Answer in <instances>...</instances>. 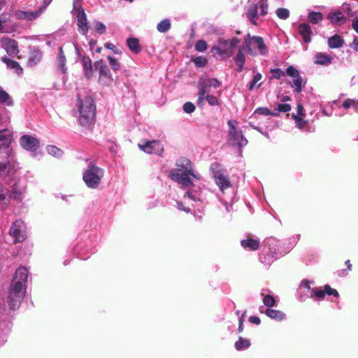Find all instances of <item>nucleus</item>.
<instances>
[{"label":"nucleus","mask_w":358,"mask_h":358,"mask_svg":"<svg viewBox=\"0 0 358 358\" xmlns=\"http://www.w3.org/2000/svg\"><path fill=\"white\" fill-rule=\"evenodd\" d=\"M28 275L29 271L24 266H20L15 271L6 301L10 310H14L20 306L26 293Z\"/></svg>","instance_id":"f257e3e1"},{"label":"nucleus","mask_w":358,"mask_h":358,"mask_svg":"<svg viewBox=\"0 0 358 358\" xmlns=\"http://www.w3.org/2000/svg\"><path fill=\"white\" fill-rule=\"evenodd\" d=\"M12 141V135L6 133L5 130L0 131V176H13L20 169L18 163L11 155L9 145Z\"/></svg>","instance_id":"f03ea898"},{"label":"nucleus","mask_w":358,"mask_h":358,"mask_svg":"<svg viewBox=\"0 0 358 358\" xmlns=\"http://www.w3.org/2000/svg\"><path fill=\"white\" fill-rule=\"evenodd\" d=\"M176 165L177 169L170 171L169 177L180 184L182 187H194L191 178L200 180V176L194 173L191 161L186 157L179 158Z\"/></svg>","instance_id":"7ed1b4c3"},{"label":"nucleus","mask_w":358,"mask_h":358,"mask_svg":"<svg viewBox=\"0 0 358 358\" xmlns=\"http://www.w3.org/2000/svg\"><path fill=\"white\" fill-rule=\"evenodd\" d=\"M77 106L80 124L83 127H89L93 124L96 116V106L93 99L90 96L83 99L78 96Z\"/></svg>","instance_id":"20e7f679"},{"label":"nucleus","mask_w":358,"mask_h":358,"mask_svg":"<svg viewBox=\"0 0 358 358\" xmlns=\"http://www.w3.org/2000/svg\"><path fill=\"white\" fill-rule=\"evenodd\" d=\"M241 40L237 37H234L230 40H226L220 38L217 44L211 48L212 52H216L222 59L227 60L231 57L234 49L238 46Z\"/></svg>","instance_id":"39448f33"},{"label":"nucleus","mask_w":358,"mask_h":358,"mask_svg":"<svg viewBox=\"0 0 358 358\" xmlns=\"http://www.w3.org/2000/svg\"><path fill=\"white\" fill-rule=\"evenodd\" d=\"M103 176V169L90 162L83 173V179L89 188L96 189L99 187Z\"/></svg>","instance_id":"423d86ee"},{"label":"nucleus","mask_w":358,"mask_h":358,"mask_svg":"<svg viewBox=\"0 0 358 358\" xmlns=\"http://www.w3.org/2000/svg\"><path fill=\"white\" fill-rule=\"evenodd\" d=\"M83 0H73L72 15L76 16L78 31L83 36H87L89 31L87 15L82 6Z\"/></svg>","instance_id":"0eeeda50"},{"label":"nucleus","mask_w":358,"mask_h":358,"mask_svg":"<svg viewBox=\"0 0 358 358\" xmlns=\"http://www.w3.org/2000/svg\"><path fill=\"white\" fill-rule=\"evenodd\" d=\"M236 120H229L227 124L229 127L228 133V141L232 145H236L240 148L248 144V140L243 136L241 131L236 129Z\"/></svg>","instance_id":"6e6552de"},{"label":"nucleus","mask_w":358,"mask_h":358,"mask_svg":"<svg viewBox=\"0 0 358 358\" xmlns=\"http://www.w3.org/2000/svg\"><path fill=\"white\" fill-rule=\"evenodd\" d=\"M94 67L99 71V83L103 86H110L113 82V78L108 66L103 60L96 61Z\"/></svg>","instance_id":"1a4fd4ad"},{"label":"nucleus","mask_w":358,"mask_h":358,"mask_svg":"<svg viewBox=\"0 0 358 358\" xmlns=\"http://www.w3.org/2000/svg\"><path fill=\"white\" fill-rule=\"evenodd\" d=\"M245 47L250 55H253V50L257 46L260 55H265L267 52L266 46L264 42V39L257 36H251L248 34L244 39Z\"/></svg>","instance_id":"9d476101"},{"label":"nucleus","mask_w":358,"mask_h":358,"mask_svg":"<svg viewBox=\"0 0 358 358\" xmlns=\"http://www.w3.org/2000/svg\"><path fill=\"white\" fill-rule=\"evenodd\" d=\"M199 92H198V101L197 105L199 106H202L203 101L206 100L210 106H218L219 101L217 98L214 96L209 94L210 92V87L207 86V85H203L201 83H199L198 85Z\"/></svg>","instance_id":"9b49d317"},{"label":"nucleus","mask_w":358,"mask_h":358,"mask_svg":"<svg viewBox=\"0 0 358 358\" xmlns=\"http://www.w3.org/2000/svg\"><path fill=\"white\" fill-rule=\"evenodd\" d=\"M210 169L213 175L216 184L219 186L222 191L230 187L231 183L229 180V178L221 171L220 164H212L210 165Z\"/></svg>","instance_id":"f8f14e48"},{"label":"nucleus","mask_w":358,"mask_h":358,"mask_svg":"<svg viewBox=\"0 0 358 358\" xmlns=\"http://www.w3.org/2000/svg\"><path fill=\"white\" fill-rule=\"evenodd\" d=\"M286 73L293 78L291 87L294 92L297 94L301 93L306 85V80H303L299 71L293 66H289L286 69Z\"/></svg>","instance_id":"ddd939ff"},{"label":"nucleus","mask_w":358,"mask_h":358,"mask_svg":"<svg viewBox=\"0 0 358 358\" xmlns=\"http://www.w3.org/2000/svg\"><path fill=\"white\" fill-rule=\"evenodd\" d=\"M10 235L15 243H21L26 238L25 225L22 220H17L10 227Z\"/></svg>","instance_id":"4468645a"},{"label":"nucleus","mask_w":358,"mask_h":358,"mask_svg":"<svg viewBox=\"0 0 358 358\" xmlns=\"http://www.w3.org/2000/svg\"><path fill=\"white\" fill-rule=\"evenodd\" d=\"M1 46L6 50L9 56H16L20 52L17 42L7 36H3L0 39Z\"/></svg>","instance_id":"2eb2a0df"},{"label":"nucleus","mask_w":358,"mask_h":358,"mask_svg":"<svg viewBox=\"0 0 358 358\" xmlns=\"http://www.w3.org/2000/svg\"><path fill=\"white\" fill-rule=\"evenodd\" d=\"M138 147L148 154L161 155L164 152V147L159 141H148L145 144H138Z\"/></svg>","instance_id":"dca6fc26"},{"label":"nucleus","mask_w":358,"mask_h":358,"mask_svg":"<svg viewBox=\"0 0 358 358\" xmlns=\"http://www.w3.org/2000/svg\"><path fill=\"white\" fill-rule=\"evenodd\" d=\"M22 148L27 151L35 152L39 148V141L31 135H23L20 139Z\"/></svg>","instance_id":"f3484780"},{"label":"nucleus","mask_w":358,"mask_h":358,"mask_svg":"<svg viewBox=\"0 0 358 358\" xmlns=\"http://www.w3.org/2000/svg\"><path fill=\"white\" fill-rule=\"evenodd\" d=\"M246 47L240 45L238 48L237 53L234 57V61L237 66L236 71L241 72L244 69L245 63V50Z\"/></svg>","instance_id":"a211bd4d"},{"label":"nucleus","mask_w":358,"mask_h":358,"mask_svg":"<svg viewBox=\"0 0 358 358\" xmlns=\"http://www.w3.org/2000/svg\"><path fill=\"white\" fill-rule=\"evenodd\" d=\"M1 61L6 65L7 69L13 70L17 76L23 74V69L17 62L6 55L1 58Z\"/></svg>","instance_id":"6ab92c4d"},{"label":"nucleus","mask_w":358,"mask_h":358,"mask_svg":"<svg viewBox=\"0 0 358 358\" xmlns=\"http://www.w3.org/2000/svg\"><path fill=\"white\" fill-rule=\"evenodd\" d=\"M80 60L85 77L90 79L94 74L92 59L88 56H80Z\"/></svg>","instance_id":"aec40b11"},{"label":"nucleus","mask_w":358,"mask_h":358,"mask_svg":"<svg viewBox=\"0 0 358 358\" xmlns=\"http://www.w3.org/2000/svg\"><path fill=\"white\" fill-rule=\"evenodd\" d=\"M298 31L306 43H308L311 41L312 30L308 24H300L298 27Z\"/></svg>","instance_id":"412c9836"},{"label":"nucleus","mask_w":358,"mask_h":358,"mask_svg":"<svg viewBox=\"0 0 358 358\" xmlns=\"http://www.w3.org/2000/svg\"><path fill=\"white\" fill-rule=\"evenodd\" d=\"M328 19L332 24L341 25L346 22V18L340 10L329 13L327 15Z\"/></svg>","instance_id":"4be33fe9"},{"label":"nucleus","mask_w":358,"mask_h":358,"mask_svg":"<svg viewBox=\"0 0 358 358\" xmlns=\"http://www.w3.org/2000/svg\"><path fill=\"white\" fill-rule=\"evenodd\" d=\"M332 57L327 53L317 52L315 55V63L319 65H329L332 62Z\"/></svg>","instance_id":"5701e85b"},{"label":"nucleus","mask_w":358,"mask_h":358,"mask_svg":"<svg viewBox=\"0 0 358 358\" xmlns=\"http://www.w3.org/2000/svg\"><path fill=\"white\" fill-rule=\"evenodd\" d=\"M327 43L331 49L339 48L344 45L345 41L340 35L334 34L328 38Z\"/></svg>","instance_id":"b1692460"},{"label":"nucleus","mask_w":358,"mask_h":358,"mask_svg":"<svg viewBox=\"0 0 358 358\" xmlns=\"http://www.w3.org/2000/svg\"><path fill=\"white\" fill-rule=\"evenodd\" d=\"M259 239L248 238L241 241V245L243 248L252 251L257 250L259 248Z\"/></svg>","instance_id":"393cba45"},{"label":"nucleus","mask_w":358,"mask_h":358,"mask_svg":"<svg viewBox=\"0 0 358 358\" xmlns=\"http://www.w3.org/2000/svg\"><path fill=\"white\" fill-rule=\"evenodd\" d=\"M42 58V53L39 50H33L27 60V66L33 67L40 62Z\"/></svg>","instance_id":"a878e982"},{"label":"nucleus","mask_w":358,"mask_h":358,"mask_svg":"<svg viewBox=\"0 0 358 358\" xmlns=\"http://www.w3.org/2000/svg\"><path fill=\"white\" fill-rule=\"evenodd\" d=\"M247 17L248 20L254 25H256L258 17V5L253 4L250 6L247 11Z\"/></svg>","instance_id":"bb28decb"},{"label":"nucleus","mask_w":358,"mask_h":358,"mask_svg":"<svg viewBox=\"0 0 358 358\" xmlns=\"http://www.w3.org/2000/svg\"><path fill=\"white\" fill-rule=\"evenodd\" d=\"M127 45L129 50L135 54H138L141 52L142 48L139 45V40L137 38H128L127 39Z\"/></svg>","instance_id":"cd10ccee"},{"label":"nucleus","mask_w":358,"mask_h":358,"mask_svg":"<svg viewBox=\"0 0 358 358\" xmlns=\"http://www.w3.org/2000/svg\"><path fill=\"white\" fill-rule=\"evenodd\" d=\"M66 57L64 55L62 47H59V53L57 58V64L58 69L63 73H66L67 68L66 67Z\"/></svg>","instance_id":"c85d7f7f"},{"label":"nucleus","mask_w":358,"mask_h":358,"mask_svg":"<svg viewBox=\"0 0 358 358\" xmlns=\"http://www.w3.org/2000/svg\"><path fill=\"white\" fill-rule=\"evenodd\" d=\"M265 313L270 318L278 321H281L285 319V314L278 310L267 308Z\"/></svg>","instance_id":"c756f323"},{"label":"nucleus","mask_w":358,"mask_h":358,"mask_svg":"<svg viewBox=\"0 0 358 358\" xmlns=\"http://www.w3.org/2000/svg\"><path fill=\"white\" fill-rule=\"evenodd\" d=\"M0 103L7 106H12L14 104L12 97L0 86Z\"/></svg>","instance_id":"7c9ffc66"},{"label":"nucleus","mask_w":358,"mask_h":358,"mask_svg":"<svg viewBox=\"0 0 358 358\" xmlns=\"http://www.w3.org/2000/svg\"><path fill=\"white\" fill-rule=\"evenodd\" d=\"M274 259V255L270 251L267 252L266 253L262 252L259 255L260 262L266 266L271 265Z\"/></svg>","instance_id":"2f4dec72"},{"label":"nucleus","mask_w":358,"mask_h":358,"mask_svg":"<svg viewBox=\"0 0 358 358\" xmlns=\"http://www.w3.org/2000/svg\"><path fill=\"white\" fill-rule=\"evenodd\" d=\"M171 22L169 19H164L157 25V29L160 33H165L171 29Z\"/></svg>","instance_id":"473e14b6"},{"label":"nucleus","mask_w":358,"mask_h":358,"mask_svg":"<svg viewBox=\"0 0 358 358\" xmlns=\"http://www.w3.org/2000/svg\"><path fill=\"white\" fill-rule=\"evenodd\" d=\"M250 345V340L239 337L238 340L235 343V348L237 350H243L247 349Z\"/></svg>","instance_id":"72a5a7b5"},{"label":"nucleus","mask_w":358,"mask_h":358,"mask_svg":"<svg viewBox=\"0 0 358 358\" xmlns=\"http://www.w3.org/2000/svg\"><path fill=\"white\" fill-rule=\"evenodd\" d=\"M308 20L312 24H317L322 21L323 19V15L320 12H310L308 15Z\"/></svg>","instance_id":"f704fd0d"},{"label":"nucleus","mask_w":358,"mask_h":358,"mask_svg":"<svg viewBox=\"0 0 358 358\" xmlns=\"http://www.w3.org/2000/svg\"><path fill=\"white\" fill-rule=\"evenodd\" d=\"M186 195L193 201H200L201 199V192L200 188L196 189H189L186 192Z\"/></svg>","instance_id":"c9c22d12"},{"label":"nucleus","mask_w":358,"mask_h":358,"mask_svg":"<svg viewBox=\"0 0 358 358\" xmlns=\"http://www.w3.org/2000/svg\"><path fill=\"white\" fill-rule=\"evenodd\" d=\"M46 149L47 152L54 157H60L63 155V151L55 145H48Z\"/></svg>","instance_id":"e433bc0d"},{"label":"nucleus","mask_w":358,"mask_h":358,"mask_svg":"<svg viewBox=\"0 0 358 358\" xmlns=\"http://www.w3.org/2000/svg\"><path fill=\"white\" fill-rule=\"evenodd\" d=\"M262 74L260 73H257L252 78V80L250 82L248 89L249 90L252 91L254 90L256 87H259L262 85V83L258 84L256 85V84L262 79Z\"/></svg>","instance_id":"4c0bfd02"},{"label":"nucleus","mask_w":358,"mask_h":358,"mask_svg":"<svg viewBox=\"0 0 358 358\" xmlns=\"http://www.w3.org/2000/svg\"><path fill=\"white\" fill-rule=\"evenodd\" d=\"M8 190L2 185H0V203L6 205L8 199H7Z\"/></svg>","instance_id":"58836bf2"},{"label":"nucleus","mask_w":358,"mask_h":358,"mask_svg":"<svg viewBox=\"0 0 358 358\" xmlns=\"http://www.w3.org/2000/svg\"><path fill=\"white\" fill-rule=\"evenodd\" d=\"M276 15L281 20H286L289 17V11L285 8H278L275 11Z\"/></svg>","instance_id":"ea45409f"},{"label":"nucleus","mask_w":358,"mask_h":358,"mask_svg":"<svg viewBox=\"0 0 358 358\" xmlns=\"http://www.w3.org/2000/svg\"><path fill=\"white\" fill-rule=\"evenodd\" d=\"M325 296V292H324V289L322 290L321 289H319V288H314L312 289V293H311V295H310V297L311 298H317L320 300L321 299H323Z\"/></svg>","instance_id":"a19ab883"},{"label":"nucleus","mask_w":358,"mask_h":358,"mask_svg":"<svg viewBox=\"0 0 358 358\" xmlns=\"http://www.w3.org/2000/svg\"><path fill=\"white\" fill-rule=\"evenodd\" d=\"M107 59L109 62V64L114 71H117L120 69V63L115 58L111 56H108Z\"/></svg>","instance_id":"79ce46f5"},{"label":"nucleus","mask_w":358,"mask_h":358,"mask_svg":"<svg viewBox=\"0 0 358 358\" xmlns=\"http://www.w3.org/2000/svg\"><path fill=\"white\" fill-rule=\"evenodd\" d=\"M263 303L266 306L271 308L275 306V300L273 296L266 294L263 298Z\"/></svg>","instance_id":"37998d69"},{"label":"nucleus","mask_w":358,"mask_h":358,"mask_svg":"<svg viewBox=\"0 0 358 358\" xmlns=\"http://www.w3.org/2000/svg\"><path fill=\"white\" fill-rule=\"evenodd\" d=\"M258 7L260 8V14L262 15H266L268 13V2L267 0H260L258 3Z\"/></svg>","instance_id":"c03bdc74"},{"label":"nucleus","mask_w":358,"mask_h":358,"mask_svg":"<svg viewBox=\"0 0 358 358\" xmlns=\"http://www.w3.org/2000/svg\"><path fill=\"white\" fill-rule=\"evenodd\" d=\"M42 13V9H38L34 12H28L27 11L26 20L29 21H32L37 17H38Z\"/></svg>","instance_id":"a18cd8bd"},{"label":"nucleus","mask_w":358,"mask_h":358,"mask_svg":"<svg viewBox=\"0 0 358 358\" xmlns=\"http://www.w3.org/2000/svg\"><path fill=\"white\" fill-rule=\"evenodd\" d=\"M195 50L202 52L207 50V43L204 40H199L195 44Z\"/></svg>","instance_id":"49530a36"},{"label":"nucleus","mask_w":358,"mask_h":358,"mask_svg":"<svg viewBox=\"0 0 358 358\" xmlns=\"http://www.w3.org/2000/svg\"><path fill=\"white\" fill-rule=\"evenodd\" d=\"M207 59L204 57L199 56L194 59V63L196 67H203L207 64Z\"/></svg>","instance_id":"de8ad7c7"},{"label":"nucleus","mask_w":358,"mask_h":358,"mask_svg":"<svg viewBox=\"0 0 358 358\" xmlns=\"http://www.w3.org/2000/svg\"><path fill=\"white\" fill-rule=\"evenodd\" d=\"M256 113L264 115H273L277 116L278 113L276 112H271L267 108H258L255 110Z\"/></svg>","instance_id":"09e8293b"},{"label":"nucleus","mask_w":358,"mask_h":358,"mask_svg":"<svg viewBox=\"0 0 358 358\" xmlns=\"http://www.w3.org/2000/svg\"><path fill=\"white\" fill-rule=\"evenodd\" d=\"M291 106L288 103H280L278 104L277 108L275 109L274 112L279 113V112H289L291 110Z\"/></svg>","instance_id":"8fccbe9b"},{"label":"nucleus","mask_w":358,"mask_h":358,"mask_svg":"<svg viewBox=\"0 0 358 358\" xmlns=\"http://www.w3.org/2000/svg\"><path fill=\"white\" fill-rule=\"evenodd\" d=\"M10 121V112L4 109V114L0 115V123L8 124Z\"/></svg>","instance_id":"3c124183"},{"label":"nucleus","mask_w":358,"mask_h":358,"mask_svg":"<svg viewBox=\"0 0 358 358\" xmlns=\"http://www.w3.org/2000/svg\"><path fill=\"white\" fill-rule=\"evenodd\" d=\"M343 106L345 108H349L350 107H353L355 108V111L358 112V107L357 106L356 101L353 99H348L345 101H344L343 103Z\"/></svg>","instance_id":"603ef678"},{"label":"nucleus","mask_w":358,"mask_h":358,"mask_svg":"<svg viewBox=\"0 0 358 358\" xmlns=\"http://www.w3.org/2000/svg\"><path fill=\"white\" fill-rule=\"evenodd\" d=\"M94 30L99 34H103L106 31V27L103 23L101 22H96L94 24Z\"/></svg>","instance_id":"864d4df0"},{"label":"nucleus","mask_w":358,"mask_h":358,"mask_svg":"<svg viewBox=\"0 0 358 358\" xmlns=\"http://www.w3.org/2000/svg\"><path fill=\"white\" fill-rule=\"evenodd\" d=\"M324 288L325 295L326 294L329 295V296L332 295L335 297L339 296V294L337 292V290L331 288L329 285H325Z\"/></svg>","instance_id":"5fc2aeb1"},{"label":"nucleus","mask_w":358,"mask_h":358,"mask_svg":"<svg viewBox=\"0 0 358 358\" xmlns=\"http://www.w3.org/2000/svg\"><path fill=\"white\" fill-rule=\"evenodd\" d=\"M183 110L188 114L192 113L195 110V106L192 102H186L183 105Z\"/></svg>","instance_id":"6e6d98bb"},{"label":"nucleus","mask_w":358,"mask_h":358,"mask_svg":"<svg viewBox=\"0 0 358 358\" xmlns=\"http://www.w3.org/2000/svg\"><path fill=\"white\" fill-rule=\"evenodd\" d=\"M292 117L295 120V122H296L297 127L300 129L303 128L307 122L306 120L302 119L301 117H298V116L295 115L294 114L292 115Z\"/></svg>","instance_id":"4d7b16f0"},{"label":"nucleus","mask_w":358,"mask_h":358,"mask_svg":"<svg viewBox=\"0 0 358 358\" xmlns=\"http://www.w3.org/2000/svg\"><path fill=\"white\" fill-rule=\"evenodd\" d=\"M273 76L275 78L279 79L280 77L285 75V73L280 69H273L271 70Z\"/></svg>","instance_id":"13d9d810"},{"label":"nucleus","mask_w":358,"mask_h":358,"mask_svg":"<svg viewBox=\"0 0 358 358\" xmlns=\"http://www.w3.org/2000/svg\"><path fill=\"white\" fill-rule=\"evenodd\" d=\"M27 11L17 10L14 13V16L17 20H26Z\"/></svg>","instance_id":"bf43d9fd"},{"label":"nucleus","mask_w":358,"mask_h":358,"mask_svg":"<svg viewBox=\"0 0 358 358\" xmlns=\"http://www.w3.org/2000/svg\"><path fill=\"white\" fill-rule=\"evenodd\" d=\"M10 198L13 199L17 201H21L22 199L21 192L15 191V190L13 191V192L11 193V194L10 196Z\"/></svg>","instance_id":"052dcab7"},{"label":"nucleus","mask_w":358,"mask_h":358,"mask_svg":"<svg viewBox=\"0 0 358 358\" xmlns=\"http://www.w3.org/2000/svg\"><path fill=\"white\" fill-rule=\"evenodd\" d=\"M343 10L345 13H346L349 17H352L354 15L352 9L349 6L348 4H343Z\"/></svg>","instance_id":"680f3d73"},{"label":"nucleus","mask_w":358,"mask_h":358,"mask_svg":"<svg viewBox=\"0 0 358 358\" xmlns=\"http://www.w3.org/2000/svg\"><path fill=\"white\" fill-rule=\"evenodd\" d=\"M249 322L252 323V324H259L260 322H261V320L259 317L257 316H250L248 319Z\"/></svg>","instance_id":"e2e57ef3"},{"label":"nucleus","mask_w":358,"mask_h":358,"mask_svg":"<svg viewBox=\"0 0 358 358\" xmlns=\"http://www.w3.org/2000/svg\"><path fill=\"white\" fill-rule=\"evenodd\" d=\"M221 85V83L216 78H214L211 80L210 85H208L210 88L213 87L215 88H217Z\"/></svg>","instance_id":"0e129e2a"},{"label":"nucleus","mask_w":358,"mask_h":358,"mask_svg":"<svg viewBox=\"0 0 358 358\" xmlns=\"http://www.w3.org/2000/svg\"><path fill=\"white\" fill-rule=\"evenodd\" d=\"M301 287H304L308 290L310 289V282L307 280H303L300 284Z\"/></svg>","instance_id":"69168bd1"},{"label":"nucleus","mask_w":358,"mask_h":358,"mask_svg":"<svg viewBox=\"0 0 358 358\" xmlns=\"http://www.w3.org/2000/svg\"><path fill=\"white\" fill-rule=\"evenodd\" d=\"M351 47L355 51L358 52V37H355L353 42L351 44Z\"/></svg>","instance_id":"338daca9"},{"label":"nucleus","mask_w":358,"mask_h":358,"mask_svg":"<svg viewBox=\"0 0 358 358\" xmlns=\"http://www.w3.org/2000/svg\"><path fill=\"white\" fill-rule=\"evenodd\" d=\"M353 29L358 34V17L355 18L352 22Z\"/></svg>","instance_id":"774afa93"}]
</instances>
